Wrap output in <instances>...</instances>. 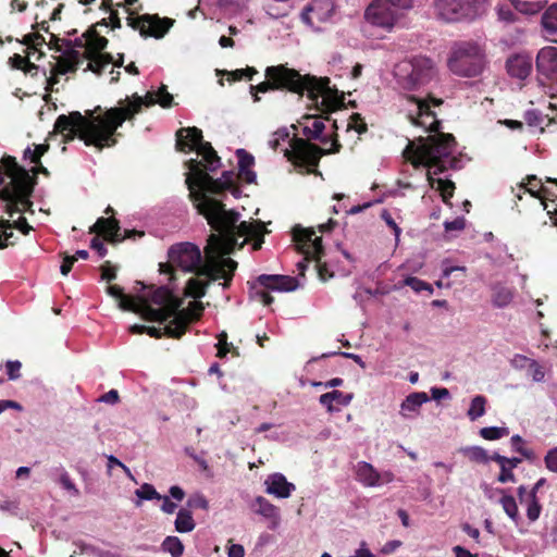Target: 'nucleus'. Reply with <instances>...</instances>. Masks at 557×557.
<instances>
[{"label":"nucleus","instance_id":"nucleus-1","mask_svg":"<svg viewBox=\"0 0 557 557\" xmlns=\"http://www.w3.org/2000/svg\"><path fill=\"white\" fill-rule=\"evenodd\" d=\"M176 149L183 152L196 151L197 158L186 161L189 174L186 184L189 197L195 202L198 213L203 215L208 224L220 234L223 242L222 252L230 253L235 247V227L239 213L226 210L223 202L207 197L195 187L207 188L212 193H222L233 186V173L223 172V178H213L208 172H215L221 165V159L212 148L211 141H175Z\"/></svg>","mask_w":557,"mask_h":557},{"label":"nucleus","instance_id":"nucleus-2","mask_svg":"<svg viewBox=\"0 0 557 557\" xmlns=\"http://www.w3.org/2000/svg\"><path fill=\"white\" fill-rule=\"evenodd\" d=\"M157 97L151 92H147L145 97L137 94L131 98L126 97L120 100L117 106L103 111L101 107L86 111V115L74 111L69 115H60L54 123V132L63 134L67 132L63 139H111L116 128L126 120H131L135 114L140 112L141 107L151 106L159 102L162 107L172 106L173 97L168 92L166 86H161L157 92Z\"/></svg>","mask_w":557,"mask_h":557},{"label":"nucleus","instance_id":"nucleus-3","mask_svg":"<svg viewBox=\"0 0 557 557\" xmlns=\"http://www.w3.org/2000/svg\"><path fill=\"white\" fill-rule=\"evenodd\" d=\"M456 141H408L403 150V158L414 169L428 168L426 178L432 188L440 191L447 206L451 207L450 198L454 196L455 183L450 180L434 178V175L456 169L458 158L453 156Z\"/></svg>","mask_w":557,"mask_h":557},{"label":"nucleus","instance_id":"nucleus-4","mask_svg":"<svg viewBox=\"0 0 557 557\" xmlns=\"http://www.w3.org/2000/svg\"><path fill=\"white\" fill-rule=\"evenodd\" d=\"M4 176L10 182L0 189V198L7 202V211L12 216L14 213L25 212L30 206L29 200L35 178L29 172L18 165L16 159L4 154L0 162V186L4 183Z\"/></svg>","mask_w":557,"mask_h":557},{"label":"nucleus","instance_id":"nucleus-5","mask_svg":"<svg viewBox=\"0 0 557 557\" xmlns=\"http://www.w3.org/2000/svg\"><path fill=\"white\" fill-rule=\"evenodd\" d=\"M265 77L269 82H262L257 86H250V92H268L276 89H288L292 92L302 95L308 92V97L315 100L319 94L327 95L330 91L329 78L318 79L314 76H302L296 70L284 65L268 66Z\"/></svg>","mask_w":557,"mask_h":557},{"label":"nucleus","instance_id":"nucleus-6","mask_svg":"<svg viewBox=\"0 0 557 557\" xmlns=\"http://www.w3.org/2000/svg\"><path fill=\"white\" fill-rule=\"evenodd\" d=\"M487 65L485 47L475 40L453 44L447 59L449 71L460 77H476Z\"/></svg>","mask_w":557,"mask_h":557},{"label":"nucleus","instance_id":"nucleus-7","mask_svg":"<svg viewBox=\"0 0 557 557\" xmlns=\"http://www.w3.org/2000/svg\"><path fill=\"white\" fill-rule=\"evenodd\" d=\"M394 75L400 88L413 91L429 84L435 76L432 59L417 55L395 66Z\"/></svg>","mask_w":557,"mask_h":557},{"label":"nucleus","instance_id":"nucleus-8","mask_svg":"<svg viewBox=\"0 0 557 557\" xmlns=\"http://www.w3.org/2000/svg\"><path fill=\"white\" fill-rule=\"evenodd\" d=\"M168 262L159 264V271L170 274V281L176 280L174 268L201 276L199 272L207 263L203 262L199 247L188 242L172 245L168 251Z\"/></svg>","mask_w":557,"mask_h":557},{"label":"nucleus","instance_id":"nucleus-9","mask_svg":"<svg viewBox=\"0 0 557 557\" xmlns=\"http://www.w3.org/2000/svg\"><path fill=\"white\" fill-rule=\"evenodd\" d=\"M222 246L223 242L218 235L211 234L209 236L208 244L205 247L208 260L199 274L209 278V282H215L223 278L224 282L222 283V286L226 289L231 286L234 273L237 269V262L231 258L219 259V256L223 253Z\"/></svg>","mask_w":557,"mask_h":557},{"label":"nucleus","instance_id":"nucleus-10","mask_svg":"<svg viewBox=\"0 0 557 557\" xmlns=\"http://www.w3.org/2000/svg\"><path fill=\"white\" fill-rule=\"evenodd\" d=\"M293 239L297 250L306 255V260L315 261L317 272L321 281L325 282L333 277L334 274L329 270L326 262H322L321 260L324 256L322 237L315 236L313 230L295 226L293 230Z\"/></svg>","mask_w":557,"mask_h":557},{"label":"nucleus","instance_id":"nucleus-11","mask_svg":"<svg viewBox=\"0 0 557 557\" xmlns=\"http://www.w3.org/2000/svg\"><path fill=\"white\" fill-rule=\"evenodd\" d=\"M202 311V304L194 301L189 308L180 311L163 329L147 326L146 333L153 338L166 336L180 339L187 332L188 326L200 319Z\"/></svg>","mask_w":557,"mask_h":557},{"label":"nucleus","instance_id":"nucleus-12","mask_svg":"<svg viewBox=\"0 0 557 557\" xmlns=\"http://www.w3.org/2000/svg\"><path fill=\"white\" fill-rule=\"evenodd\" d=\"M478 0H434L437 16L446 22L472 21L479 15Z\"/></svg>","mask_w":557,"mask_h":557},{"label":"nucleus","instance_id":"nucleus-13","mask_svg":"<svg viewBox=\"0 0 557 557\" xmlns=\"http://www.w3.org/2000/svg\"><path fill=\"white\" fill-rule=\"evenodd\" d=\"M401 16L388 0H372L364 11V20L385 32H391Z\"/></svg>","mask_w":557,"mask_h":557},{"label":"nucleus","instance_id":"nucleus-14","mask_svg":"<svg viewBox=\"0 0 557 557\" xmlns=\"http://www.w3.org/2000/svg\"><path fill=\"white\" fill-rule=\"evenodd\" d=\"M289 148L285 149V157L295 166L306 168L311 172L318 166L323 150L313 141H288Z\"/></svg>","mask_w":557,"mask_h":557},{"label":"nucleus","instance_id":"nucleus-15","mask_svg":"<svg viewBox=\"0 0 557 557\" xmlns=\"http://www.w3.org/2000/svg\"><path fill=\"white\" fill-rule=\"evenodd\" d=\"M126 20L127 25L138 30L141 37H154L157 39L162 38L174 22L169 17L161 18L158 15L151 14H144L137 17L129 15Z\"/></svg>","mask_w":557,"mask_h":557},{"label":"nucleus","instance_id":"nucleus-16","mask_svg":"<svg viewBox=\"0 0 557 557\" xmlns=\"http://www.w3.org/2000/svg\"><path fill=\"white\" fill-rule=\"evenodd\" d=\"M89 233H97L103 236L104 240L116 244L125 239H134L136 236L143 237L145 233L137 230H125L121 234L120 222L113 218H99L97 222L90 227Z\"/></svg>","mask_w":557,"mask_h":557},{"label":"nucleus","instance_id":"nucleus-17","mask_svg":"<svg viewBox=\"0 0 557 557\" xmlns=\"http://www.w3.org/2000/svg\"><path fill=\"white\" fill-rule=\"evenodd\" d=\"M417 103V116H411L414 125L423 127L426 132H437L438 121L435 117L434 112L431 111V103L433 106H440L442 100L435 98L420 99L414 96L411 97Z\"/></svg>","mask_w":557,"mask_h":557},{"label":"nucleus","instance_id":"nucleus-18","mask_svg":"<svg viewBox=\"0 0 557 557\" xmlns=\"http://www.w3.org/2000/svg\"><path fill=\"white\" fill-rule=\"evenodd\" d=\"M150 304L160 306L161 309H164L169 312V314L173 315V318L183 309H181L183 305V300L176 297L171 289L166 286H160L154 288L149 295L146 296Z\"/></svg>","mask_w":557,"mask_h":557},{"label":"nucleus","instance_id":"nucleus-19","mask_svg":"<svg viewBox=\"0 0 557 557\" xmlns=\"http://www.w3.org/2000/svg\"><path fill=\"white\" fill-rule=\"evenodd\" d=\"M536 70L540 76L557 84V48L544 47L536 55Z\"/></svg>","mask_w":557,"mask_h":557},{"label":"nucleus","instance_id":"nucleus-20","mask_svg":"<svg viewBox=\"0 0 557 557\" xmlns=\"http://www.w3.org/2000/svg\"><path fill=\"white\" fill-rule=\"evenodd\" d=\"M334 9L333 0H311L301 12V20L310 25L313 24V17L318 22H325L332 16Z\"/></svg>","mask_w":557,"mask_h":557},{"label":"nucleus","instance_id":"nucleus-21","mask_svg":"<svg viewBox=\"0 0 557 557\" xmlns=\"http://www.w3.org/2000/svg\"><path fill=\"white\" fill-rule=\"evenodd\" d=\"M257 282L265 289L277 292H293L299 286L296 277L281 274H261Z\"/></svg>","mask_w":557,"mask_h":557},{"label":"nucleus","instance_id":"nucleus-22","mask_svg":"<svg viewBox=\"0 0 557 557\" xmlns=\"http://www.w3.org/2000/svg\"><path fill=\"white\" fill-rule=\"evenodd\" d=\"M533 62L529 54L516 53L506 61V70L510 77L524 81L532 72Z\"/></svg>","mask_w":557,"mask_h":557},{"label":"nucleus","instance_id":"nucleus-23","mask_svg":"<svg viewBox=\"0 0 557 557\" xmlns=\"http://www.w3.org/2000/svg\"><path fill=\"white\" fill-rule=\"evenodd\" d=\"M527 183H520L519 189L528 191L532 197L537 198L542 201L544 209L547 210L548 214H552L553 211L548 209L547 203L545 200L549 196H554V193L542 185V181L536 177V175H528L527 176Z\"/></svg>","mask_w":557,"mask_h":557},{"label":"nucleus","instance_id":"nucleus-24","mask_svg":"<svg viewBox=\"0 0 557 557\" xmlns=\"http://www.w3.org/2000/svg\"><path fill=\"white\" fill-rule=\"evenodd\" d=\"M152 304L149 302L146 296H139V308L137 310V314H139L144 320L150 322H166L169 319H173V315L169 314V312L161 308H153Z\"/></svg>","mask_w":557,"mask_h":557},{"label":"nucleus","instance_id":"nucleus-25","mask_svg":"<svg viewBox=\"0 0 557 557\" xmlns=\"http://www.w3.org/2000/svg\"><path fill=\"white\" fill-rule=\"evenodd\" d=\"M491 460L497 462L500 467V472L498 474V482L500 483H507V482H515L516 476L512 472L515 468L518 467V465L521 462V459L518 457L508 458L505 456L499 455L498 453H494L491 456Z\"/></svg>","mask_w":557,"mask_h":557},{"label":"nucleus","instance_id":"nucleus-26","mask_svg":"<svg viewBox=\"0 0 557 557\" xmlns=\"http://www.w3.org/2000/svg\"><path fill=\"white\" fill-rule=\"evenodd\" d=\"M541 27L546 40L557 42V3H553L543 12Z\"/></svg>","mask_w":557,"mask_h":557},{"label":"nucleus","instance_id":"nucleus-27","mask_svg":"<svg viewBox=\"0 0 557 557\" xmlns=\"http://www.w3.org/2000/svg\"><path fill=\"white\" fill-rule=\"evenodd\" d=\"M267 492L280 498H286L295 490L293 483L287 482L286 478L281 473L271 475L267 481Z\"/></svg>","mask_w":557,"mask_h":557},{"label":"nucleus","instance_id":"nucleus-28","mask_svg":"<svg viewBox=\"0 0 557 557\" xmlns=\"http://www.w3.org/2000/svg\"><path fill=\"white\" fill-rule=\"evenodd\" d=\"M429 401V396L424 392H414L409 394L400 405L399 413L404 418H411L419 413L420 407Z\"/></svg>","mask_w":557,"mask_h":557},{"label":"nucleus","instance_id":"nucleus-29","mask_svg":"<svg viewBox=\"0 0 557 557\" xmlns=\"http://www.w3.org/2000/svg\"><path fill=\"white\" fill-rule=\"evenodd\" d=\"M351 399L352 394H344L341 391L334 389L322 394L319 398V403L326 408L327 412L332 413L339 410V408L335 407L334 404H337L338 406H348Z\"/></svg>","mask_w":557,"mask_h":557},{"label":"nucleus","instance_id":"nucleus-30","mask_svg":"<svg viewBox=\"0 0 557 557\" xmlns=\"http://www.w3.org/2000/svg\"><path fill=\"white\" fill-rule=\"evenodd\" d=\"M64 59L54 67L55 72L64 75L75 72L82 63V54L76 49H65L63 51Z\"/></svg>","mask_w":557,"mask_h":557},{"label":"nucleus","instance_id":"nucleus-31","mask_svg":"<svg viewBox=\"0 0 557 557\" xmlns=\"http://www.w3.org/2000/svg\"><path fill=\"white\" fill-rule=\"evenodd\" d=\"M357 479L367 486H376L380 484L381 474L372 465L362 461L359 462L357 467Z\"/></svg>","mask_w":557,"mask_h":557},{"label":"nucleus","instance_id":"nucleus-32","mask_svg":"<svg viewBox=\"0 0 557 557\" xmlns=\"http://www.w3.org/2000/svg\"><path fill=\"white\" fill-rule=\"evenodd\" d=\"M513 299V290L508 286L496 283L492 286V302L494 307H507Z\"/></svg>","mask_w":557,"mask_h":557},{"label":"nucleus","instance_id":"nucleus-33","mask_svg":"<svg viewBox=\"0 0 557 557\" xmlns=\"http://www.w3.org/2000/svg\"><path fill=\"white\" fill-rule=\"evenodd\" d=\"M265 227L261 222H240L239 224L236 223L235 227V246L237 245V238L238 237H256V236H263L265 233Z\"/></svg>","mask_w":557,"mask_h":557},{"label":"nucleus","instance_id":"nucleus-34","mask_svg":"<svg viewBox=\"0 0 557 557\" xmlns=\"http://www.w3.org/2000/svg\"><path fill=\"white\" fill-rule=\"evenodd\" d=\"M201 276L190 277L185 286L184 295L194 299H200L206 296L209 287V280L207 282L200 280Z\"/></svg>","mask_w":557,"mask_h":557},{"label":"nucleus","instance_id":"nucleus-35","mask_svg":"<svg viewBox=\"0 0 557 557\" xmlns=\"http://www.w3.org/2000/svg\"><path fill=\"white\" fill-rule=\"evenodd\" d=\"M86 58L90 61L87 63L85 71H91L97 75H101L104 69L113 62V58L109 53H100L94 58L86 55Z\"/></svg>","mask_w":557,"mask_h":557},{"label":"nucleus","instance_id":"nucleus-36","mask_svg":"<svg viewBox=\"0 0 557 557\" xmlns=\"http://www.w3.org/2000/svg\"><path fill=\"white\" fill-rule=\"evenodd\" d=\"M500 493L503 494L502 498L499 499V503L505 511V513L515 522L518 523L520 516H519V509L517 502L513 496L505 494L504 490H500Z\"/></svg>","mask_w":557,"mask_h":557},{"label":"nucleus","instance_id":"nucleus-37","mask_svg":"<svg viewBox=\"0 0 557 557\" xmlns=\"http://www.w3.org/2000/svg\"><path fill=\"white\" fill-rule=\"evenodd\" d=\"M195 527L196 524L191 512L186 509H181L176 516L175 530L180 533H187L193 531Z\"/></svg>","mask_w":557,"mask_h":557},{"label":"nucleus","instance_id":"nucleus-38","mask_svg":"<svg viewBox=\"0 0 557 557\" xmlns=\"http://www.w3.org/2000/svg\"><path fill=\"white\" fill-rule=\"evenodd\" d=\"M460 451L466 458L475 463L484 465L491 460V456L487 455V451L480 446L465 447L461 448Z\"/></svg>","mask_w":557,"mask_h":557},{"label":"nucleus","instance_id":"nucleus-39","mask_svg":"<svg viewBox=\"0 0 557 557\" xmlns=\"http://www.w3.org/2000/svg\"><path fill=\"white\" fill-rule=\"evenodd\" d=\"M510 3L513 5V8L523 13V14H528V15H533V14H536L539 13L545 2L543 1H527V0H510Z\"/></svg>","mask_w":557,"mask_h":557},{"label":"nucleus","instance_id":"nucleus-40","mask_svg":"<svg viewBox=\"0 0 557 557\" xmlns=\"http://www.w3.org/2000/svg\"><path fill=\"white\" fill-rule=\"evenodd\" d=\"M524 121L527 123L528 128L532 133L533 129L540 131L542 133L544 131L542 124L545 121V116L543 113L537 109H530L524 112Z\"/></svg>","mask_w":557,"mask_h":557},{"label":"nucleus","instance_id":"nucleus-41","mask_svg":"<svg viewBox=\"0 0 557 557\" xmlns=\"http://www.w3.org/2000/svg\"><path fill=\"white\" fill-rule=\"evenodd\" d=\"M486 398L483 395H476L472 398L467 416L471 421H475L485 413Z\"/></svg>","mask_w":557,"mask_h":557},{"label":"nucleus","instance_id":"nucleus-42","mask_svg":"<svg viewBox=\"0 0 557 557\" xmlns=\"http://www.w3.org/2000/svg\"><path fill=\"white\" fill-rule=\"evenodd\" d=\"M253 506L255 511L265 518H275L277 516V508L262 496L256 498Z\"/></svg>","mask_w":557,"mask_h":557},{"label":"nucleus","instance_id":"nucleus-43","mask_svg":"<svg viewBox=\"0 0 557 557\" xmlns=\"http://www.w3.org/2000/svg\"><path fill=\"white\" fill-rule=\"evenodd\" d=\"M527 517L531 522L536 521L540 518L542 506L537 496H534V493H529L527 497Z\"/></svg>","mask_w":557,"mask_h":557},{"label":"nucleus","instance_id":"nucleus-44","mask_svg":"<svg viewBox=\"0 0 557 557\" xmlns=\"http://www.w3.org/2000/svg\"><path fill=\"white\" fill-rule=\"evenodd\" d=\"M162 549L172 557H181L184 553V545L176 536H166L162 543Z\"/></svg>","mask_w":557,"mask_h":557},{"label":"nucleus","instance_id":"nucleus-45","mask_svg":"<svg viewBox=\"0 0 557 557\" xmlns=\"http://www.w3.org/2000/svg\"><path fill=\"white\" fill-rule=\"evenodd\" d=\"M49 149L48 141H45L44 144L35 145V149L32 150L29 147H27L24 151V158L29 159L32 163L40 164V158L41 156L47 152Z\"/></svg>","mask_w":557,"mask_h":557},{"label":"nucleus","instance_id":"nucleus-46","mask_svg":"<svg viewBox=\"0 0 557 557\" xmlns=\"http://www.w3.org/2000/svg\"><path fill=\"white\" fill-rule=\"evenodd\" d=\"M404 285L409 286L412 288L416 293H421L423 290H428L429 294L433 293V287L431 284L416 277V276H407L404 280Z\"/></svg>","mask_w":557,"mask_h":557},{"label":"nucleus","instance_id":"nucleus-47","mask_svg":"<svg viewBox=\"0 0 557 557\" xmlns=\"http://www.w3.org/2000/svg\"><path fill=\"white\" fill-rule=\"evenodd\" d=\"M507 434L508 430L506 428L486 426L480 430V435L487 441L499 440Z\"/></svg>","mask_w":557,"mask_h":557},{"label":"nucleus","instance_id":"nucleus-48","mask_svg":"<svg viewBox=\"0 0 557 557\" xmlns=\"http://www.w3.org/2000/svg\"><path fill=\"white\" fill-rule=\"evenodd\" d=\"M273 139H301L298 137V126L296 124H292L289 127H278L273 133Z\"/></svg>","mask_w":557,"mask_h":557},{"label":"nucleus","instance_id":"nucleus-49","mask_svg":"<svg viewBox=\"0 0 557 557\" xmlns=\"http://www.w3.org/2000/svg\"><path fill=\"white\" fill-rule=\"evenodd\" d=\"M135 493L140 499H161V495L156 491L153 485L149 483H144Z\"/></svg>","mask_w":557,"mask_h":557},{"label":"nucleus","instance_id":"nucleus-50","mask_svg":"<svg viewBox=\"0 0 557 557\" xmlns=\"http://www.w3.org/2000/svg\"><path fill=\"white\" fill-rule=\"evenodd\" d=\"M175 137V139H203L202 131L195 126L180 128Z\"/></svg>","mask_w":557,"mask_h":557},{"label":"nucleus","instance_id":"nucleus-51","mask_svg":"<svg viewBox=\"0 0 557 557\" xmlns=\"http://www.w3.org/2000/svg\"><path fill=\"white\" fill-rule=\"evenodd\" d=\"M119 307L124 311H131V312L137 313V310L139 308V296L132 297V296L124 295L119 300Z\"/></svg>","mask_w":557,"mask_h":557},{"label":"nucleus","instance_id":"nucleus-52","mask_svg":"<svg viewBox=\"0 0 557 557\" xmlns=\"http://www.w3.org/2000/svg\"><path fill=\"white\" fill-rule=\"evenodd\" d=\"M2 230H0V249L7 248L9 245H13L10 243V239L14 236V233L11 231L13 227L9 221L2 222Z\"/></svg>","mask_w":557,"mask_h":557},{"label":"nucleus","instance_id":"nucleus-53","mask_svg":"<svg viewBox=\"0 0 557 557\" xmlns=\"http://www.w3.org/2000/svg\"><path fill=\"white\" fill-rule=\"evenodd\" d=\"M308 122L311 126V132L313 134V139H329L327 137L322 136L323 131L325 128L324 122L320 119L308 116Z\"/></svg>","mask_w":557,"mask_h":557},{"label":"nucleus","instance_id":"nucleus-54","mask_svg":"<svg viewBox=\"0 0 557 557\" xmlns=\"http://www.w3.org/2000/svg\"><path fill=\"white\" fill-rule=\"evenodd\" d=\"M238 157L239 170H247L253 165V157L244 149H238L236 152Z\"/></svg>","mask_w":557,"mask_h":557},{"label":"nucleus","instance_id":"nucleus-55","mask_svg":"<svg viewBox=\"0 0 557 557\" xmlns=\"http://www.w3.org/2000/svg\"><path fill=\"white\" fill-rule=\"evenodd\" d=\"M545 467L557 473V447L549 449L544 457Z\"/></svg>","mask_w":557,"mask_h":557},{"label":"nucleus","instance_id":"nucleus-56","mask_svg":"<svg viewBox=\"0 0 557 557\" xmlns=\"http://www.w3.org/2000/svg\"><path fill=\"white\" fill-rule=\"evenodd\" d=\"M101 278L111 282L116 278V269L110 261H106L101 267Z\"/></svg>","mask_w":557,"mask_h":557},{"label":"nucleus","instance_id":"nucleus-57","mask_svg":"<svg viewBox=\"0 0 557 557\" xmlns=\"http://www.w3.org/2000/svg\"><path fill=\"white\" fill-rule=\"evenodd\" d=\"M187 505L190 508L195 509H203L207 510L209 508V503L203 495H196L188 499Z\"/></svg>","mask_w":557,"mask_h":557},{"label":"nucleus","instance_id":"nucleus-58","mask_svg":"<svg viewBox=\"0 0 557 557\" xmlns=\"http://www.w3.org/2000/svg\"><path fill=\"white\" fill-rule=\"evenodd\" d=\"M466 227V220L463 216H458L453 221H445L444 228L446 232L462 231Z\"/></svg>","mask_w":557,"mask_h":557},{"label":"nucleus","instance_id":"nucleus-59","mask_svg":"<svg viewBox=\"0 0 557 557\" xmlns=\"http://www.w3.org/2000/svg\"><path fill=\"white\" fill-rule=\"evenodd\" d=\"M77 261L76 256H69L66 253H63V261L60 267V271L62 275H67L74 265V263Z\"/></svg>","mask_w":557,"mask_h":557},{"label":"nucleus","instance_id":"nucleus-60","mask_svg":"<svg viewBox=\"0 0 557 557\" xmlns=\"http://www.w3.org/2000/svg\"><path fill=\"white\" fill-rule=\"evenodd\" d=\"M5 367L10 380H16L20 377V370L22 368V363L20 361H8Z\"/></svg>","mask_w":557,"mask_h":557},{"label":"nucleus","instance_id":"nucleus-61","mask_svg":"<svg viewBox=\"0 0 557 557\" xmlns=\"http://www.w3.org/2000/svg\"><path fill=\"white\" fill-rule=\"evenodd\" d=\"M530 371L535 382H542L545 377L543 368L535 360H530Z\"/></svg>","mask_w":557,"mask_h":557},{"label":"nucleus","instance_id":"nucleus-62","mask_svg":"<svg viewBox=\"0 0 557 557\" xmlns=\"http://www.w3.org/2000/svg\"><path fill=\"white\" fill-rule=\"evenodd\" d=\"M511 444L517 453L521 454L525 458H530L531 451L523 447V440L520 435H513L511 437Z\"/></svg>","mask_w":557,"mask_h":557},{"label":"nucleus","instance_id":"nucleus-63","mask_svg":"<svg viewBox=\"0 0 557 557\" xmlns=\"http://www.w3.org/2000/svg\"><path fill=\"white\" fill-rule=\"evenodd\" d=\"M21 42L26 46H41L45 44V38L40 34H27Z\"/></svg>","mask_w":557,"mask_h":557},{"label":"nucleus","instance_id":"nucleus-64","mask_svg":"<svg viewBox=\"0 0 557 557\" xmlns=\"http://www.w3.org/2000/svg\"><path fill=\"white\" fill-rule=\"evenodd\" d=\"M60 483L62 484V486H63L65 490H67V491H70V492H72V493H73V495H75V496H78V495H79V491H78V488H77V487L75 486V484L72 482V480H71L70 475H69L66 472H64V473H62V474H61V476H60Z\"/></svg>","mask_w":557,"mask_h":557}]
</instances>
